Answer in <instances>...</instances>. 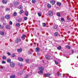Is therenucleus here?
I'll list each match as a JSON object with an SVG mask.
<instances>
[{"mask_svg": "<svg viewBox=\"0 0 78 78\" xmlns=\"http://www.w3.org/2000/svg\"><path fill=\"white\" fill-rule=\"evenodd\" d=\"M67 20H70V18H67Z\"/></svg>", "mask_w": 78, "mask_h": 78, "instance_id": "50", "label": "nucleus"}, {"mask_svg": "<svg viewBox=\"0 0 78 78\" xmlns=\"http://www.w3.org/2000/svg\"><path fill=\"white\" fill-rule=\"evenodd\" d=\"M25 35H23V36H22V38L23 40H24L25 39Z\"/></svg>", "mask_w": 78, "mask_h": 78, "instance_id": "16", "label": "nucleus"}, {"mask_svg": "<svg viewBox=\"0 0 78 78\" xmlns=\"http://www.w3.org/2000/svg\"><path fill=\"white\" fill-rule=\"evenodd\" d=\"M36 51L37 52H39V51H40V49L39 48L37 47L36 49Z\"/></svg>", "mask_w": 78, "mask_h": 78, "instance_id": "9", "label": "nucleus"}, {"mask_svg": "<svg viewBox=\"0 0 78 78\" xmlns=\"http://www.w3.org/2000/svg\"><path fill=\"white\" fill-rule=\"evenodd\" d=\"M50 3L52 5H54L55 3V1H52L50 2Z\"/></svg>", "mask_w": 78, "mask_h": 78, "instance_id": "13", "label": "nucleus"}, {"mask_svg": "<svg viewBox=\"0 0 78 78\" xmlns=\"http://www.w3.org/2000/svg\"><path fill=\"white\" fill-rule=\"evenodd\" d=\"M45 58L46 59H49V58H50V57H49V56H48V55H46L45 56Z\"/></svg>", "mask_w": 78, "mask_h": 78, "instance_id": "33", "label": "nucleus"}, {"mask_svg": "<svg viewBox=\"0 0 78 78\" xmlns=\"http://www.w3.org/2000/svg\"><path fill=\"white\" fill-rule=\"evenodd\" d=\"M18 59L20 61H23V58H22L21 57L19 58H18Z\"/></svg>", "mask_w": 78, "mask_h": 78, "instance_id": "15", "label": "nucleus"}, {"mask_svg": "<svg viewBox=\"0 0 78 78\" xmlns=\"http://www.w3.org/2000/svg\"><path fill=\"white\" fill-rule=\"evenodd\" d=\"M18 8L20 9H22V6L21 5L19 6Z\"/></svg>", "mask_w": 78, "mask_h": 78, "instance_id": "23", "label": "nucleus"}, {"mask_svg": "<svg viewBox=\"0 0 78 78\" xmlns=\"http://www.w3.org/2000/svg\"><path fill=\"white\" fill-rule=\"evenodd\" d=\"M47 6L48 8H51V5L50 4H48Z\"/></svg>", "mask_w": 78, "mask_h": 78, "instance_id": "27", "label": "nucleus"}, {"mask_svg": "<svg viewBox=\"0 0 78 78\" xmlns=\"http://www.w3.org/2000/svg\"><path fill=\"white\" fill-rule=\"evenodd\" d=\"M6 28H7L8 29H11V27H10L9 26H7L6 27Z\"/></svg>", "mask_w": 78, "mask_h": 78, "instance_id": "30", "label": "nucleus"}, {"mask_svg": "<svg viewBox=\"0 0 78 78\" xmlns=\"http://www.w3.org/2000/svg\"><path fill=\"white\" fill-rule=\"evenodd\" d=\"M0 34L1 35H3L4 34V32L2 31H0Z\"/></svg>", "mask_w": 78, "mask_h": 78, "instance_id": "22", "label": "nucleus"}, {"mask_svg": "<svg viewBox=\"0 0 78 78\" xmlns=\"http://www.w3.org/2000/svg\"><path fill=\"white\" fill-rule=\"evenodd\" d=\"M16 78V76L15 75H12L10 76V78Z\"/></svg>", "mask_w": 78, "mask_h": 78, "instance_id": "17", "label": "nucleus"}, {"mask_svg": "<svg viewBox=\"0 0 78 78\" xmlns=\"http://www.w3.org/2000/svg\"><path fill=\"white\" fill-rule=\"evenodd\" d=\"M53 12L51 11H49L48 13V16H50V17H51L53 16Z\"/></svg>", "mask_w": 78, "mask_h": 78, "instance_id": "3", "label": "nucleus"}, {"mask_svg": "<svg viewBox=\"0 0 78 78\" xmlns=\"http://www.w3.org/2000/svg\"><path fill=\"white\" fill-rule=\"evenodd\" d=\"M42 25L43 27H45L46 26V24H45V23H43Z\"/></svg>", "mask_w": 78, "mask_h": 78, "instance_id": "36", "label": "nucleus"}, {"mask_svg": "<svg viewBox=\"0 0 78 78\" xmlns=\"http://www.w3.org/2000/svg\"><path fill=\"white\" fill-rule=\"evenodd\" d=\"M55 63L56 65H58V62H56V61H55Z\"/></svg>", "mask_w": 78, "mask_h": 78, "instance_id": "43", "label": "nucleus"}, {"mask_svg": "<svg viewBox=\"0 0 78 78\" xmlns=\"http://www.w3.org/2000/svg\"><path fill=\"white\" fill-rule=\"evenodd\" d=\"M9 24H10V25H12V21H10V22H9Z\"/></svg>", "mask_w": 78, "mask_h": 78, "instance_id": "41", "label": "nucleus"}, {"mask_svg": "<svg viewBox=\"0 0 78 78\" xmlns=\"http://www.w3.org/2000/svg\"><path fill=\"white\" fill-rule=\"evenodd\" d=\"M56 5H57V6H61V3L59 2H57Z\"/></svg>", "mask_w": 78, "mask_h": 78, "instance_id": "8", "label": "nucleus"}, {"mask_svg": "<svg viewBox=\"0 0 78 78\" xmlns=\"http://www.w3.org/2000/svg\"><path fill=\"white\" fill-rule=\"evenodd\" d=\"M28 11H26L25 13V15L26 16H28Z\"/></svg>", "mask_w": 78, "mask_h": 78, "instance_id": "20", "label": "nucleus"}, {"mask_svg": "<svg viewBox=\"0 0 78 78\" xmlns=\"http://www.w3.org/2000/svg\"><path fill=\"white\" fill-rule=\"evenodd\" d=\"M32 2L33 3H36V0H32Z\"/></svg>", "mask_w": 78, "mask_h": 78, "instance_id": "37", "label": "nucleus"}, {"mask_svg": "<svg viewBox=\"0 0 78 78\" xmlns=\"http://www.w3.org/2000/svg\"><path fill=\"white\" fill-rule=\"evenodd\" d=\"M45 75H46V76H47V77H49V76H50V74L49 73L45 74Z\"/></svg>", "mask_w": 78, "mask_h": 78, "instance_id": "18", "label": "nucleus"}, {"mask_svg": "<svg viewBox=\"0 0 78 78\" xmlns=\"http://www.w3.org/2000/svg\"><path fill=\"white\" fill-rule=\"evenodd\" d=\"M58 27V26L57 25H55L53 26V28H54V29H57Z\"/></svg>", "mask_w": 78, "mask_h": 78, "instance_id": "14", "label": "nucleus"}, {"mask_svg": "<svg viewBox=\"0 0 78 78\" xmlns=\"http://www.w3.org/2000/svg\"><path fill=\"white\" fill-rule=\"evenodd\" d=\"M10 10V9H8V8H7L6 9V11H9Z\"/></svg>", "mask_w": 78, "mask_h": 78, "instance_id": "45", "label": "nucleus"}, {"mask_svg": "<svg viewBox=\"0 0 78 78\" xmlns=\"http://www.w3.org/2000/svg\"><path fill=\"white\" fill-rule=\"evenodd\" d=\"M2 64H5V63H6V62L5 61H2Z\"/></svg>", "mask_w": 78, "mask_h": 78, "instance_id": "44", "label": "nucleus"}, {"mask_svg": "<svg viewBox=\"0 0 78 78\" xmlns=\"http://www.w3.org/2000/svg\"><path fill=\"white\" fill-rule=\"evenodd\" d=\"M24 12V11L23 10H21L19 12V13L20 14H22V13H23Z\"/></svg>", "mask_w": 78, "mask_h": 78, "instance_id": "28", "label": "nucleus"}, {"mask_svg": "<svg viewBox=\"0 0 78 78\" xmlns=\"http://www.w3.org/2000/svg\"><path fill=\"white\" fill-rule=\"evenodd\" d=\"M1 69H4V67H3L2 66L1 67Z\"/></svg>", "mask_w": 78, "mask_h": 78, "instance_id": "53", "label": "nucleus"}, {"mask_svg": "<svg viewBox=\"0 0 78 78\" xmlns=\"http://www.w3.org/2000/svg\"><path fill=\"white\" fill-rule=\"evenodd\" d=\"M28 76V75H26L25 77L24 78H27Z\"/></svg>", "mask_w": 78, "mask_h": 78, "instance_id": "48", "label": "nucleus"}, {"mask_svg": "<svg viewBox=\"0 0 78 78\" xmlns=\"http://www.w3.org/2000/svg\"><path fill=\"white\" fill-rule=\"evenodd\" d=\"M13 16H17V13L16 12H14L13 14Z\"/></svg>", "mask_w": 78, "mask_h": 78, "instance_id": "25", "label": "nucleus"}, {"mask_svg": "<svg viewBox=\"0 0 78 78\" xmlns=\"http://www.w3.org/2000/svg\"><path fill=\"white\" fill-rule=\"evenodd\" d=\"M5 18L6 19H10V16L9 15H6L5 16Z\"/></svg>", "mask_w": 78, "mask_h": 78, "instance_id": "5", "label": "nucleus"}, {"mask_svg": "<svg viewBox=\"0 0 78 78\" xmlns=\"http://www.w3.org/2000/svg\"><path fill=\"white\" fill-rule=\"evenodd\" d=\"M57 48L58 49V50H61V47L59 46L58 47H57Z\"/></svg>", "mask_w": 78, "mask_h": 78, "instance_id": "29", "label": "nucleus"}, {"mask_svg": "<svg viewBox=\"0 0 78 78\" xmlns=\"http://www.w3.org/2000/svg\"><path fill=\"white\" fill-rule=\"evenodd\" d=\"M38 69H39L40 70H44V68H43V67H42V66L40 67H38Z\"/></svg>", "mask_w": 78, "mask_h": 78, "instance_id": "12", "label": "nucleus"}, {"mask_svg": "<svg viewBox=\"0 0 78 78\" xmlns=\"http://www.w3.org/2000/svg\"><path fill=\"white\" fill-rule=\"evenodd\" d=\"M55 36H58V32H56L54 34Z\"/></svg>", "mask_w": 78, "mask_h": 78, "instance_id": "26", "label": "nucleus"}, {"mask_svg": "<svg viewBox=\"0 0 78 78\" xmlns=\"http://www.w3.org/2000/svg\"><path fill=\"white\" fill-rule=\"evenodd\" d=\"M72 53H74V51H73V50H72Z\"/></svg>", "mask_w": 78, "mask_h": 78, "instance_id": "51", "label": "nucleus"}, {"mask_svg": "<svg viewBox=\"0 0 78 78\" xmlns=\"http://www.w3.org/2000/svg\"><path fill=\"white\" fill-rule=\"evenodd\" d=\"M37 14L39 17H41L42 16V12H37Z\"/></svg>", "mask_w": 78, "mask_h": 78, "instance_id": "7", "label": "nucleus"}, {"mask_svg": "<svg viewBox=\"0 0 78 78\" xmlns=\"http://www.w3.org/2000/svg\"><path fill=\"white\" fill-rule=\"evenodd\" d=\"M2 59H4V60H5V59H6V57L5 56H3L2 57Z\"/></svg>", "mask_w": 78, "mask_h": 78, "instance_id": "31", "label": "nucleus"}, {"mask_svg": "<svg viewBox=\"0 0 78 78\" xmlns=\"http://www.w3.org/2000/svg\"><path fill=\"white\" fill-rule=\"evenodd\" d=\"M8 55H11V53L9 52H8V53H7Z\"/></svg>", "mask_w": 78, "mask_h": 78, "instance_id": "49", "label": "nucleus"}, {"mask_svg": "<svg viewBox=\"0 0 78 78\" xmlns=\"http://www.w3.org/2000/svg\"><path fill=\"white\" fill-rule=\"evenodd\" d=\"M66 47L67 48H69V49H70V46H66Z\"/></svg>", "mask_w": 78, "mask_h": 78, "instance_id": "38", "label": "nucleus"}, {"mask_svg": "<svg viewBox=\"0 0 78 78\" xmlns=\"http://www.w3.org/2000/svg\"><path fill=\"white\" fill-rule=\"evenodd\" d=\"M1 20H2V22L4 21V17H2L1 18Z\"/></svg>", "mask_w": 78, "mask_h": 78, "instance_id": "32", "label": "nucleus"}, {"mask_svg": "<svg viewBox=\"0 0 78 78\" xmlns=\"http://www.w3.org/2000/svg\"><path fill=\"white\" fill-rule=\"evenodd\" d=\"M27 19H28V18L26 17H25L24 18V20H27Z\"/></svg>", "mask_w": 78, "mask_h": 78, "instance_id": "46", "label": "nucleus"}, {"mask_svg": "<svg viewBox=\"0 0 78 78\" xmlns=\"http://www.w3.org/2000/svg\"><path fill=\"white\" fill-rule=\"evenodd\" d=\"M16 26L17 27H19L20 28V23H16Z\"/></svg>", "mask_w": 78, "mask_h": 78, "instance_id": "10", "label": "nucleus"}, {"mask_svg": "<svg viewBox=\"0 0 78 78\" xmlns=\"http://www.w3.org/2000/svg\"><path fill=\"white\" fill-rule=\"evenodd\" d=\"M61 21H62V22H64V19L63 18H62L61 19Z\"/></svg>", "mask_w": 78, "mask_h": 78, "instance_id": "35", "label": "nucleus"}, {"mask_svg": "<svg viewBox=\"0 0 78 78\" xmlns=\"http://www.w3.org/2000/svg\"><path fill=\"white\" fill-rule=\"evenodd\" d=\"M11 59H9L7 60V62H9L10 63V62H11Z\"/></svg>", "mask_w": 78, "mask_h": 78, "instance_id": "39", "label": "nucleus"}, {"mask_svg": "<svg viewBox=\"0 0 78 78\" xmlns=\"http://www.w3.org/2000/svg\"><path fill=\"white\" fill-rule=\"evenodd\" d=\"M26 62H29V60L28 59H27L26 60Z\"/></svg>", "mask_w": 78, "mask_h": 78, "instance_id": "42", "label": "nucleus"}, {"mask_svg": "<svg viewBox=\"0 0 78 78\" xmlns=\"http://www.w3.org/2000/svg\"><path fill=\"white\" fill-rule=\"evenodd\" d=\"M68 32V33H69V32Z\"/></svg>", "mask_w": 78, "mask_h": 78, "instance_id": "54", "label": "nucleus"}, {"mask_svg": "<svg viewBox=\"0 0 78 78\" xmlns=\"http://www.w3.org/2000/svg\"><path fill=\"white\" fill-rule=\"evenodd\" d=\"M20 41H21V40L20 39V38H18L16 40L15 42L16 43H17V44H18V43L20 42Z\"/></svg>", "mask_w": 78, "mask_h": 78, "instance_id": "1", "label": "nucleus"}, {"mask_svg": "<svg viewBox=\"0 0 78 78\" xmlns=\"http://www.w3.org/2000/svg\"><path fill=\"white\" fill-rule=\"evenodd\" d=\"M20 4V2L16 1L14 2V5L15 6H17V5H19Z\"/></svg>", "mask_w": 78, "mask_h": 78, "instance_id": "4", "label": "nucleus"}, {"mask_svg": "<svg viewBox=\"0 0 78 78\" xmlns=\"http://www.w3.org/2000/svg\"><path fill=\"white\" fill-rule=\"evenodd\" d=\"M10 66L11 67H15V64L13 62H10Z\"/></svg>", "mask_w": 78, "mask_h": 78, "instance_id": "2", "label": "nucleus"}, {"mask_svg": "<svg viewBox=\"0 0 78 78\" xmlns=\"http://www.w3.org/2000/svg\"><path fill=\"white\" fill-rule=\"evenodd\" d=\"M57 74L58 75V76H60L61 75V74H59L58 73H57Z\"/></svg>", "mask_w": 78, "mask_h": 78, "instance_id": "52", "label": "nucleus"}, {"mask_svg": "<svg viewBox=\"0 0 78 78\" xmlns=\"http://www.w3.org/2000/svg\"><path fill=\"white\" fill-rule=\"evenodd\" d=\"M2 2L3 3H4L5 4H6L7 3H8V2H7V1H5L3 0H2Z\"/></svg>", "mask_w": 78, "mask_h": 78, "instance_id": "19", "label": "nucleus"}, {"mask_svg": "<svg viewBox=\"0 0 78 78\" xmlns=\"http://www.w3.org/2000/svg\"><path fill=\"white\" fill-rule=\"evenodd\" d=\"M22 49L21 48L18 49L17 50V51L19 53H20V52H22Z\"/></svg>", "mask_w": 78, "mask_h": 78, "instance_id": "11", "label": "nucleus"}, {"mask_svg": "<svg viewBox=\"0 0 78 78\" xmlns=\"http://www.w3.org/2000/svg\"><path fill=\"white\" fill-rule=\"evenodd\" d=\"M0 27H1V29H2L4 27H3V26H1H1Z\"/></svg>", "mask_w": 78, "mask_h": 78, "instance_id": "47", "label": "nucleus"}, {"mask_svg": "<svg viewBox=\"0 0 78 78\" xmlns=\"http://www.w3.org/2000/svg\"><path fill=\"white\" fill-rule=\"evenodd\" d=\"M12 56L11 57H12L13 58H14L15 56V54H13L12 55Z\"/></svg>", "mask_w": 78, "mask_h": 78, "instance_id": "40", "label": "nucleus"}, {"mask_svg": "<svg viewBox=\"0 0 78 78\" xmlns=\"http://www.w3.org/2000/svg\"><path fill=\"white\" fill-rule=\"evenodd\" d=\"M22 19L20 18V19H18L17 20V21H18V22H22Z\"/></svg>", "mask_w": 78, "mask_h": 78, "instance_id": "21", "label": "nucleus"}, {"mask_svg": "<svg viewBox=\"0 0 78 78\" xmlns=\"http://www.w3.org/2000/svg\"><path fill=\"white\" fill-rule=\"evenodd\" d=\"M57 15L58 17H60L61 16V15L60 14V13L59 12H58L57 13Z\"/></svg>", "mask_w": 78, "mask_h": 78, "instance_id": "34", "label": "nucleus"}, {"mask_svg": "<svg viewBox=\"0 0 78 78\" xmlns=\"http://www.w3.org/2000/svg\"><path fill=\"white\" fill-rule=\"evenodd\" d=\"M43 73L42 70H41L40 71L38 72V73H39V74H40V73Z\"/></svg>", "mask_w": 78, "mask_h": 78, "instance_id": "24", "label": "nucleus"}, {"mask_svg": "<svg viewBox=\"0 0 78 78\" xmlns=\"http://www.w3.org/2000/svg\"><path fill=\"white\" fill-rule=\"evenodd\" d=\"M25 69H23L22 70V73L21 74H19V73H18L17 74L18 75H22L25 73Z\"/></svg>", "mask_w": 78, "mask_h": 78, "instance_id": "6", "label": "nucleus"}]
</instances>
